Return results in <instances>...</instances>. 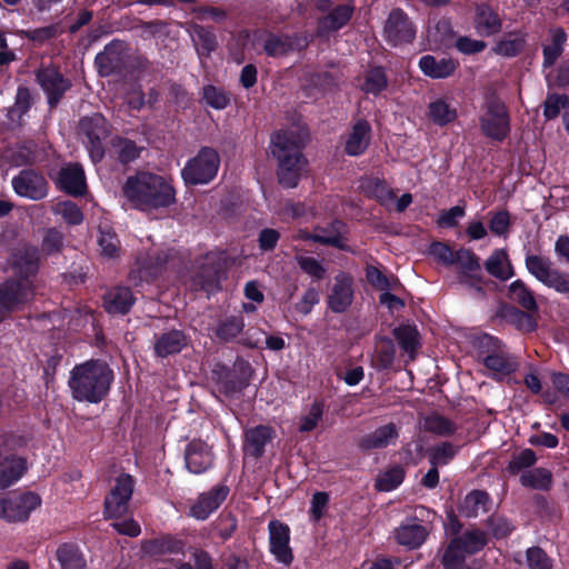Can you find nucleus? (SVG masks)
I'll return each instance as SVG.
<instances>
[{
  "mask_svg": "<svg viewBox=\"0 0 569 569\" xmlns=\"http://www.w3.org/2000/svg\"><path fill=\"white\" fill-rule=\"evenodd\" d=\"M305 131L293 126L277 132L271 139V153L278 160L279 182L286 188H295L306 172L307 161L300 149L306 141Z\"/></svg>",
  "mask_w": 569,
  "mask_h": 569,
  "instance_id": "nucleus-1",
  "label": "nucleus"
},
{
  "mask_svg": "<svg viewBox=\"0 0 569 569\" xmlns=\"http://www.w3.org/2000/svg\"><path fill=\"white\" fill-rule=\"evenodd\" d=\"M122 191L131 206L141 211L167 208L176 200V191L171 182L162 176L148 171L128 177Z\"/></svg>",
  "mask_w": 569,
  "mask_h": 569,
  "instance_id": "nucleus-2",
  "label": "nucleus"
},
{
  "mask_svg": "<svg viewBox=\"0 0 569 569\" xmlns=\"http://www.w3.org/2000/svg\"><path fill=\"white\" fill-rule=\"evenodd\" d=\"M112 380L113 372L106 362L90 360L71 370L69 387L76 400L98 403L109 392Z\"/></svg>",
  "mask_w": 569,
  "mask_h": 569,
  "instance_id": "nucleus-3",
  "label": "nucleus"
},
{
  "mask_svg": "<svg viewBox=\"0 0 569 569\" xmlns=\"http://www.w3.org/2000/svg\"><path fill=\"white\" fill-rule=\"evenodd\" d=\"M219 166L218 152L211 148H202L186 163L181 176L187 184H206L214 179Z\"/></svg>",
  "mask_w": 569,
  "mask_h": 569,
  "instance_id": "nucleus-4",
  "label": "nucleus"
},
{
  "mask_svg": "<svg viewBox=\"0 0 569 569\" xmlns=\"http://www.w3.org/2000/svg\"><path fill=\"white\" fill-rule=\"evenodd\" d=\"M480 126L483 133L489 138L505 139L510 130V124L509 114L503 102L495 98L488 99L480 117Z\"/></svg>",
  "mask_w": 569,
  "mask_h": 569,
  "instance_id": "nucleus-5",
  "label": "nucleus"
},
{
  "mask_svg": "<svg viewBox=\"0 0 569 569\" xmlns=\"http://www.w3.org/2000/svg\"><path fill=\"white\" fill-rule=\"evenodd\" d=\"M41 506V498L34 492H23L0 498V519L8 522H22Z\"/></svg>",
  "mask_w": 569,
  "mask_h": 569,
  "instance_id": "nucleus-6",
  "label": "nucleus"
},
{
  "mask_svg": "<svg viewBox=\"0 0 569 569\" xmlns=\"http://www.w3.org/2000/svg\"><path fill=\"white\" fill-rule=\"evenodd\" d=\"M11 186L17 196L39 201L49 192V184L44 176L31 168L22 169L11 180Z\"/></svg>",
  "mask_w": 569,
  "mask_h": 569,
  "instance_id": "nucleus-7",
  "label": "nucleus"
},
{
  "mask_svg": "<svg viewBox=\"0 0 569 569\" xmlns=\"http://www.w3.org/2000/svg\"><path fill=\"white\" fill-rule=\"evenodd\" d=\"M133 492V479L127 473L116 478L110 493L104 500V515L109 518H118L128 510V503Z\"/></svg>",
  "mask_w": 569,
  "mask_h": 569,
  "instance_id": "nucleus-8",
  "label": "nucleus"
},
{
  "mask_svg": "<svg viewBox=\"0 0 569 569\" xmlns=\"http://www.w3.org/2000/svg\"><path fill=\"white\" fill-rule=\"evenodd\" d=\"M385 39L393 47L411 43L416 37V28L407 13L401 9H393L385 24Z\"/></svg>",
  "mask_w": 569,
  "mask_h": 569,
  "instance_id": "nucleus-9",
  "label": "nucleus"
},
{
  "mask_svg": "<svg viewBox=\"0 0 569 569\" xmlns=\"http://www.w3.org/2000/svg\"><path fill=\"white\" fill-rule=\"evenodd\" d=\"M169 252L152 249L151 252L140 254L137 258L136 267L130 273V278L134 284L139 281H151L162 270L163 266L169 260Z\"/></svg>",
  "mask_w": 569,
  "mask_h": 569,
  "instance_id": "nucleus-10",
  "label": "nucleus"
},
{
  "mask_svg": "<svg viewBox=\"0 0 569 569\" xmlns=\"http://www.w3.org/2000/svg\"><path fill=\"white\" fill-rule=\"evenodd\" d=\"M80 131L88 139V151L92 161L101 160L103 149L101 140L107 136V121L103 116L96 113L80 121Z\"/></svg>",
  "mask_w": 569,
  "mask_h": 569,
  "instance_id": "nucleus-11",
  "label": "nucleus"
},
{
  "mask_svg": "<svg viewBox=\"0 0 569 569\" xmlns=\"http://www.w3.org/2000/svg\"><path fill=\"white\" fill-rule=\"evenodd\" d=\"M353 301V280L348 273L340 272L335 279L327 296L328 308L336 312H345Z\"/></svg>",
  "mask_w": 569,
  "mask_h": 569,
  "instance_id": "nucleus-12",
  "label": "nucleus"
},
{
  "mask_svg": "<svg viewBox=\"0 0 569 569\" xmlns=\"http://www.w3.org/2000/svg\"><path fill=\"white\" fill-rule=\"evenodd\" d=\"M270 536V551L274 558L284 565L292 561V551L289 547L290 530L289 527L280 521H270L269 526Z\"/></svg>",
  "mask_w": 569,
  "mask_h": 569,
  "instance_id": "nucleus-13",
  "label": "nucleus"
},
{
  "mask_svg": "<svg viewBox=\"0 0 569 569\" xmlns=\"http://www.w3.org/2000/svg\"><path fill=\"white\" fill-rule=\"evenodd\" d=\"M229 489L218 486L204 492L190 507V516L197 520H206L226 500Z\"/></svg>",
  "mask_w": 569,
  "mask_h": 569,
  "instance_id": "nucleus-14",
  "label": "nucleus"
},
{
  "mask_svg": "<svg viewBox=\"0 0 569 569\" xmlns=\"http://www.w3.org/2000/svg\"><path fill=\"white\" fill-rule=\"evenodd\" d=\"M37 80L48 96L50 104L57 103L69 89L70 82L56 68H43L38 71Z\"/></svg>",
  "mask_w": 569,
  "mask_h": 569,
  "instance_id": "nucleus-15",
  "label": "nucleus"
},
{
  "mask_svg": "<svg viewBox=\"0 0 569 569\" xmlns=\"http://www.w3.org/2000/svg\"><path fill=\"white\" fill-rule=\"evenodd\" d=\"M473 28L480 37H491L502 29V21L499 14L488 4L481 3L476 7Z\"/></svg>",
  "mask_w": 569,
  "mask_h": 569,
  "instance_id": "nucleus-16",
  "label": "nucleus"
},
{
  "mask_svg": "<svg viewBox=\"0 0 569 569\" xmlns=\"http://www.w3.org/2000/svg\"><path fill=\"white\" fill-rule=\"evenodd\" d=\"M420 71L431 79H445L452 76L458 62L452 58H437L431 54L422 56L418 62Z\"/></svg>",
  "mask_w": 569,
  "mask_h": 569,
  "instance_id": "nucleus-17",
  "label": "nucleus"
},
{
  "mask_svg": "<svg viewBox=\"0 0 569 569\" xmlns=\"http://www.w3.org/2000/svg\"><path fill=\"white\" fill-rule=\"evenodd\" d=\"M186 466L192 473H201L212 465V453L207 443L201 440L191 441L186 449Z\"/></svg>",
  "mask_w": 569,
  "mask_h": 569,
  "instance_id": "nucleus-18",
  "label": "nucleus"
},
{
  "mask_svg": "<svg viewBox=\"0 0 569 569\" xmlns=\"http://www.w3.org/2000/svg\"><path fill=\"white\" fill-rule=\"evenodd\" d=\"M57 183L60 189L72 196H80L86 191V177L80 164H68L61 168Z\"/></svg>",
  "mask_w": 569,
  "mask_h": 569,
  "instance_id": "nucleus-19",
  "label": "nucleus"
},
{
  "mask_svg": "<svg viewBox=\"0 0 569 569\" xmlns=\"http://www.w3.org/2000/svg\"><path fill=\"white\" fill-rule=\"evenodd\" d=\"M26 460L16 455H0V490L16 483L26 472Z\"/></svg>",
  "mask_w": 569,
  "mask_h": 569,
  "instance_id": "nucleus-20",
  "label": "nucleus"
},
{
  "mask_svg": "<svg viewBox=\"0 0 569 569\" xmlns=\"http://www.w3.org/2000/svg\"><path fill=\"white\" fill-rule=\"evenodd\" d=\"M427 536V528L417 522L400 525L392 533L396 542L407 549L419 548L425 542Z\"/></svg>",
  "mask_w": 569,
  "mask_h": 569,
  "instance_id": "nucleus-21",
  "label": "nucleus"
},
{
  "mask_svg": "<svg viewBox=\"0 0 569 569\" xmlns=\"http://www.w3.org/2000/svg\"><path fill=\"white\" fill-rule=\"evenodd\" d=\"M483 365L489 371V375L498 380L509 377L518 368L517 360L506 352H497L487 356L483 359Z\"/></svg>",
  "mask_w": 569,
  "mask_h": 569,
  "instance_id": "nucleus-22",
  "label": "nucleus"
},
{
  "mask_svg": "<svg viewBox=\"0 0 569 569\" xmlns=\"http://www.w3.org/2000/svg\"><path fill=\"white\" fill-rule=\"evenodd\" d=\"M39 253L33 247H23L12 257V267L21 279H29V276L36 273L38 269Z\"/></svg>",
  "mask_w": 569,
  "mask_h": 569,
  "instance_id": "nucleus-23",
  "label": "nucleus"
},
{
  "mask_svg": "<svg viewBox=\"0 0 569 569\" xmlns=\"http://www.w3.org/2000/svg\"><path fill=\"white\" fill-rule=\"evenodd\" d=\"M370 131L369 123L365 120H359L347 137L346 152L350 156L363 153L370 142Z\"/></svg>",
  "mask_w": 569,
  "mask_h": 569,
  "instance_id": "nucleus-24",
  "label": "nucleus"
},
{
  "mask_svg": "<svg viewBox=\"0 0 569 569\" xmlns=\"http://www.w3.org/2000/svg\"><path fill=\"white\" fill-rule=\"evenodd\" d=\"M133 303L134 298L127 287H117L104 296V308L109 313L124 315Z\"/></svg>",
  "mask_w": 569,
  "mask_h": 569,
  "instance_id": "nucleus-25",
  "label": "nucleus"
},
{
  "mask_svg": "<svg viewBox=\"0 0 569 569\" xmlns=\"http://www.w3.org/2000/svg\"><path fill=\"white\" fill-rule=\"evenodd\" d=\"M397 438L398 430L396 426L393 423H388L362 437L360 440V447L366 450L380 449L395 442Z\"/></svg>",
  "mask_w": 569,
  "mask_h": 569,
  "instance_id": "nucleus-26",
  "label": "nucleus"
},
{
  "mask_svg": "<svg viewBox=\"0 0 569 569\" xmlns=\"http://www.w3.org/2000/svg\"><path fill=\"white\" fill-rule=\"evenodd\" d=\"M187 346V337L180 330H171L161 335L154 342V351L159 357L180 352Z\"/></svg>",
  "mask_w": 569,
  "mask_h": 569,
  "instance_id": "nucleus-27",
  "label": "nucleus"
},
{
  "mask_svg": "<svg viewBox=\"0 0 569 569\" xmlns=\"http://www.w3.org/2000/svg\"><path fill=\"white\" fill-rule=\"evenodd\" d=\"M57 560L61 569H86L87 562L81 550L71 543H63L57 549Z\"/></svg>",
  "mask_w": 569,
  "mask_h": 569,
  "instance_id": "nucleus-28",
  "label": "nucleus"
},
{
  "mask_svg": "<svg viewBox=\"0 0 569 569\" xmlns=\"http://www.w3.org/2000/svg\"><path fill=\"white\" fill-rule=\"evenodd\" d=\"M486 270L493 277L507 280L513 276V269L505 250H495L485 263Z\"/></svg>",
  "mask_w": 569,
  "mask_h": 569,
  "instance_id": "nucleus-29",
  "label": "nucleus"
},
{
  "mask_svg": "<svg viewBox=\"0 0 569 569\" xmlns=\"http://www.w3.org/2000/svg\"><path fill=\"white\" fill-rule=\"evenodd\" d=\"M525 37L520 32H510L499 39L492 51L501 57L511 58L519 54L525 47Z\"/></svg>",
  "mask_w": 569,
  "mask_h": 569,
  "instance_id": "nucleus-30",
  "label": "nucleus"
},
{
  "mask_svg": "<svg viewBox=\"0 0 569 569\" xmlns=\"http://www.w3.org/2000/svg\"><path fill=\"white\" fill-rule=\"evenodd\" d=\"M272 438V430L266 426H258L246 432L248 451L258 457L262 453L264 446Z\"/></svg>",
  "mask_w": 569,
  "mask_h": 569,
  "instance_id": "nucleus-31",
  "label": "nucleus"
},
{
  "mask_svg": "<svg viewBox=\"0 0 569 569\" xmlns=\"http://www.w3.org/2000/svg\"><path fill=\"white\" fill-rule=\"evenodd\" d=\"M353 12V7L350 4H343L337 7L332 12L320 20L321 31H333L343 27Z\"/></svg>",
  "mask_w": 569,
  "mask_h": 569,
  "instance_id": "nucleus-32",
  "label": "nucleus"
},
{
  "mask_svg": "<svg viewBox=\"0 0 569 569\" xmlns=\"http://www.w3.org/2000/svg\"><path fill=\"white\" fill-rule=\"evenodd\" d=\"M526 268L529 271V273H531L538 281H540L545 286L549 281V278L551 277L555 270L551 267V262L549 259L536 254L527 256Z\"/></svg>",
  "mask_w": 569,
  "mask_h": 569,
  "instance_id": "nucleus-33",
  "label": "nucleus"
},
{
  "mask_svg": "<svg viewBox=\"0 0 569 569\" xmlns=\"http://www.w3.org/2000/svg\"><path fill=\"white\" fill-rule=\"evenodd\" d=\"M520 481L525 487L537 490H547L552 482V475L543 468H536L521 475Z\"/></svg>",
  "mask_w": 569,
  "mask_h": 569,
  "instance_id": "nucleus-34",
  "label": "nucleus"
},
{
  "mask_svg": "<svg viewBox=\"0 0 569 569\" xmlns=\"http://www.w3.org/2000/svg\"><path fill=\"white\" fill-rule=\"evenodd\" d=\"M466 555L461 548V539L451 540L442 557L445 569H470L465 566Z\"/></svg>",
  "mask_w": 569,
  "mask_h": 569,
  "instance_id": "nucleus-35",
  "label": "nucleus"
},
{
  "mask_svg": "<svg viewBox=\"0 0 569 569\" xmlns=\"http://www.w3.org/2000/svg\"><path fill=\"white\" fill-rule=\"evenodd\" d=\"M429 116L438 126H445L457 118V110L443 99H436L429 104Z\"/></svg>",
  "mask_w": 569,
  "mask_h": 569,
  "instance_id": "nucleus-36",
  "label": "nucleus"
},
{
  "mask_svg": "<svg viewBox=\"0 0 569 569\" xmlns=\"http://www.w3.org/2000/svg\"><path fill=\"white\" fill-rule=\"evenodd\" d=\"M463 277L475 278L480 271V263L475 253L468 249H459L456 251L455 264Z\"/></svg>",
  "mask_w": 569,
  "mask_h": 569,
  "instance_id": "nucleus-37",
  "label": "nucleus"
},
{
  "mask_svg": "<svg viewBox=\"0 0 569 569\" xmlns=\"http://www.w3.org/2000/svg\"><path fill=\"white\" fill-rule=\"evenodd\" d=\"M361 188L368 196L378 199L383 204H388L395 198L392 190L379 179H366L361 182Z\"/></svg>",
  "mask_w": 569,
  "mask_h": 569,
  "instance_id": "nucleus-38",
  "label": "nucleus"
},
{
  "mask_svg": "<svg viewBox=\"0 0 569 569\" xmlns=\"http://www.w3.org/2000/svg\"><path fill=\"white\" fill-rule=\"evenodd\" d=\"M192 40L200 58L208 57L216 49L214 36L200 26L192 28Z\"/></svg>",
  "mask_w": 569,
  "mask_h": 569,
  "instance_id": "nucleus-39",
  "label": "nucleus"
},
{
  "mask_svg": "<svg viewBox=\"0 0 569 569\" xmlns=\"http://www.w3.org/2000/svg\"><path fill=\"white\" fill-rule=\"evenodd\" d=\"M488 495L483 491H472L466 496L461 511L467 517H477L480 512L487 510Z\"/></svg>",
  "mask_w": 569,
  "mask_h": 569,
  "instance_id": "nucleus-40",
  "label": "nucleus"
},
{
  "mask_svg": "<svg viewBox=\"0 0 569 569\" xmlns=\"http://www.w3.org/2000/svg\"><path fill=\"white\" fill-rule=\"evenodd\" d=\"M388 81L385 71L381 68L369 70L365 77L360 88L366 93L378 94L387 88Z\"/></svg>",
  "mask_w": 569,
  "mask_h": 569,
  "instance_id": "nucleus-41",
  "label": "nucleus"
},
{
  "mask_svg": "<svg viewBox=\"0 0 569 569\" xmlns=\"http://www.w3.org/2000/svg\"><path fill=\"white\" fill-rule=\"evenodd\" d=\"M510 299L520 303L527 310H536L537 303L532 292L521 280H516L509 286Z\"/></svg>",
  "mask_w": 569,
  "mask_h": 569,
  "instance_id": "nucleus-42",
  "label": "nucleus"
},
{
  "mask_svg": "<svg viewBox=\"0 0 569 569\" xmlns=\"http://www.w3.org/2000/svg\"><path fill=\"white\" fill-rule=\"evenodd\" d=\"M403 478V469L399 466H395L379 475L376 481V487L380 491H391L401 485Z\"/></svg>",
  "mask_w": 569,
  "mask_h": 569,
  "instance_id": "nucleus-43",
  "label": "nucleus"
},
{
  "mask_svg": "<svg viewBox=\"0 0 569 569\" xmlns=\"http://www.w3.org/2000/svg\"><path fill=\"white\" fill-rule=\"evenodd\" d=\"M565 42L566 33L561 29L555 30L552 32L551 42L543 48V64L546 67L552 66L560 57L563 51Z\"/></svg>",
  "mask_w": 569,
  "mask_h": 569,
  "instance_id": "nucleus-44",
  "label": "nucleus"
},
{
  "mask_svg": "<svg viewBox=\"0 0 569 569\" xmlns=\"http://www.w3.org/2000/svg\"><path fill=\"white\" fill-rule=\"evenodd\" d=\"M457 448L449 442H442L429 450L431 466L442 467L448 465L456 456Z\"/></svg>",
  "mask_w": 569,
  "mask_h": 569,
  "instance_id": "nucleus-45",
  "label": "nucleus"
},
{
  "mask_svg": "<svg viewBox=\"0 0 569 569\" xmlns=\"http://www.w3.org/2000/svg\"><path fill=\"white\" fill-rule=\"evenodd\" d=\"M216 257L213 254L207 256V260L209 261L197 280V286L207 292H211L217 288V284L220 280L219 269L216 267H210L209 264L214 262Z\"/></svg>",
  "mask_w": 569,
  "mask_h": 569,
  "instance_id": "nucleus-46",
  "label": "nucleus"
},
{
  "mask_svg": "<svg viewBox=\"0 0 569 569\" xmlns=\"http://www.w3.org/2000/svg\"><path fill=\"white\" fill-rule=\"evenodd\" d=\"M264 51L272 57L284 56L297 48L295 41L289 37H270L264 42Z\"/></svg>",
  "mask_w": 569,
  "mask_h": 569,
  "instance_id": "nucleus-47",
  "label": "nucleus"
},
{
  "mask_svg": "<svg viewBox=\"0 0 569 569\" xmlns=\"http://www.w3.org/2000/svg\"><path fill=\"white\" fill-rule=\"evenodd\" d=\"M182 548V543L171 537H163L149 541L144 549L150 555H163L167 552H176Z\"/></svg>",
  "mask_w": 569,
  "mask_h": 569,
  "instance_id": "nucleus-48",
  "label": "nucleus"
},
{
  "mask_svg": "<svg viewBox=\"0 0 569 569\" xmlns=\"http://www.w3.org/2000/svg\"><path fill=\"white\" fill-rule=\"evenodd\" d=\"M395 359V347L391 340L381 339L376 345L375 361L379 368H389Z\"/></svg>",
  "mask_w": 569,
  "mask_h": 569,
  "instance_id": "nucleus-49",
  "label": "nucleus"
},
{
  "mask_svg": "<svg viewBox=\"0 0 569 569\" xmlns=\"http://www.w3.org/2000/svg\"><path fill=\"white\" fill-rule=\"evenodd\" d=\"M204 102L217 110L224 109L229 102V96L220 88L214 86H206L202 91Z\"/></svg>",
  "mask_w": 569,
  "mask_h": 569,
  "instance_id": "nucleus-50",
  "label": "nucleus"
},
{
  "mask_svg": "<svg viewBox=\"0 0 569 569\" xmlns=\"http://www.w3.org/2000/svg\"><path fill=\"white\" fill-rule=\"evenodd\" d=\"M297 263L300 269L316 280H321L327 274V268L321 261L309 256H297Z\"/></svg>",
  "mask_w": 569,
  "mask_h": 569,
  "instance_id": "nucleus-51",
  "label": "nucleus"
},
{
  "mask_svg": "<svg viewBox=\"0 0 569 569\" xmlns=\"http://www.w3.org/2000/svg\"><path fill=\"white\" fill-rule=\"evenodd\" d=\"M401 348L412 355L418 347V331L411 326H401L395 330Z\"/></svg>",
  "mask_w": 569,
  "mask_h": 569,
  "instance_id": "nucleus-52",
  "label": "nucleus"
},
{
  "mask_svg": "<svg viewBox=\"0 0 569 569\" xmlns=\"http://www.w3.org/2000/svg\"><path fill=\"white\" fill-rule=\"evenodd\" d=\"M458 539H461V548L467 555L478 552L487 543L486 535L479 530H470Z\"/></svg>",
  "mask_w": 569,
  "mask_h": 569,
  "instance_id": "nucleus-53",
  "label": "nucleus"
},
{
  "mask_svg": "<svg viewBox=\"0 0 569 569\" xmlns=\"http://www.w3.org/2000/svg\"><path fill=\"white\" fill-rule=\"evenodd\" d=\"M423 427L426 430L439 436H447L455 431V425L447 418L432 415L425 419Z\"/></svg>",
  "mask_w": 569,
  "mask_h": 569,
  "instance_id": "nucleus-54",
  "label": "nucleus"
},
{
  "mask_svg": "<svg viewBox=\"0 0 569 569\" xmlns=\"http://www.w3.org/2000/svg\"><path fill=\"white\" fill-rule=\"evenodd\" d=\"M323 405L320 402H313L308 412L300 418L299 430L301 432L312 431L322 419Z\"/></svg>",
  "mask_w": 569,
  "mask_h": 569,
  "instance_id": "nucleus-55",
  "label": "nucleus"
},
{
  "mask_svg": "<svg viewBox=\"0 0 569 569\" xmlns=\"http://www.w3.org/2000/svg\"><path fill=\"white\" fill-rule=\"evenodd\" d=\"M368 281L380 291H388L397 287L398 280L395 277L385 276L378 268H367Z\"/></svg>",
  "mask_w": 569,
  "mask_h": 569,
  "instance_id": "nucleus-56",
  "label": "nucleus"
},
{
  "mask_svg": "<svg viewBox=\"0 0 569 569\" xmlns=\"http://www.w3.org/2000/svg\"><path fill=\"white\" fill-rule=\"evenodd\" d=\"M98 244L101 249V253L108 258L116 257L120 250L119 240L110 230H100Z\"/></svg>",
  "mask_w": 569,
  "mask_h": 569,
  "instance_id": "nucleus-57",
  "label": "nucleus"
},
{
  "mask_svg": "<svg viewBox=\"0 0 569 569\" xmlns=\"http://www.w3.org/2000/svg\"><path fill=\"white\" fill-rule=\"evenodd\" d=\"M527 565L529 569L552 568L551 560L548 558L546 552L538 547H533L527 550Z\"/></svg>",
  "mask_w": 569,
  "mask_h": 569,
  "instance_id": "nucleus-58",
  "label": "nucleus"
},
{
  "mask_svg": "<svg viewBox=\"0 0 569 569\" xmlns=\"http://www.w3.org/2000/svg\"><path fill=\"white\" fill-rule=\"evenodd\" d=\"M57 212L70 224H79L83 220L82 212L78 206L70 201L58 203Z\"/></svg>",
  "mask_w": 569,
  "mask_h": 569,
  "instance_id": "nucleus-59",
  "label": "nucleus"
},
{
  "mask_svg": "<svg viewBox=\"0 0 569 569\" xmlns=\"http://www.w3.org/2000/svg\"><path fill=\"white\" fill-rule=\"evenodd\" d=\"M430 254L439 262L446 266H453L456 252L449 246L442 242H435L430 246Z\"/></svg>",
  "mask_w": 569,
  "mask_h": 569,
  "instance_id": "nucleus-60",
  "label": "nucleus"
},
{
  "mask_svg": "<svg viewBox=\"0 0 569 569\" xmlns=\"http://www.w3.org/2000/svg\"><path fill=\"white\" fill-rule=\"evenodd\" d=\"M487 43L482 40L472 39L469 37H459L456 40V48L463 54H475L486 49Z\"/></svg>",
  "mask_w": 569,
  "mask_h": 569,
  "instance_id": "nucleus-61",
  "label": "nucleus"
},
{
  "mask_svg": "<svg viewBox=\"0 0 569 569\" xmlns=\"http://www.w3.org/2000/svg\"><path fill=\"white\" fill-rule=\"evenodd\" d=\"M536 460L535 452L531 449H525L509 462V470L512 473L519 472L521 469L532 466Z\"/></svg>",
  "mask_w": 569,
  "mask_h": 569,
  "instance_id": "nucleus-62",
  "label": "nucleus"
},
{
  "mask_svg": "<svg viewBox=\"0 0 569 569\" xmlns=\"http://www.w3.org/2000/svg\"><path fill=\"white\" fill-rule=\"evenodd\" d=\"M568 104V98L566 96H549L545 102V117L547 119L556 118L559 112Z\"/></svg>",
  "mask_w": 569,
  "mask_h": 569,
  "instance_id": "nucleus-63",
  "label": "nucleus"
},
{
  "mask_svg": "<svg viewBox=\"0 0 569 569\" xmlns=\"http://www.w3.org/2000/svg\"><path fill=\"white\" fill-rule=\"evenodd\" d=\"M242 320L232 318L221 323L220 327L218 328L217 333L220 338L229 340L237 337L242 331Z\"/></svg>",
  "mask_w": 569,
  "mask_h": 569,
  "instance_id": "nucleus-64",
  "label": "nucleus"
}]
</instances>
